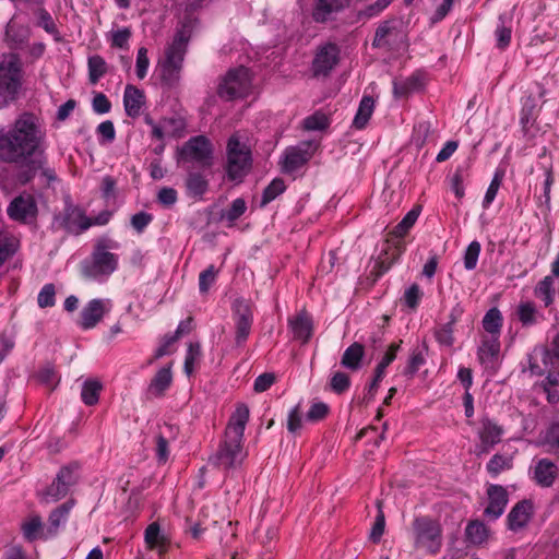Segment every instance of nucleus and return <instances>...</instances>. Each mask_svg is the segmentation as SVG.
Listing matches in <instances>:
<instances>
[{
    "instance_id": "f257e3e1",
    "label": "nucleus",
    "mask_w": 559,
    "mask_h": 559,
    "mask_svg": "<svg viewBox=\"0 0 559 559\" xmlns=\"http://www.w3.org/2000/svg\"><path fill=\"white\" fill-rule=\"evenodd\" d=\"M46 130L40 119L32 112H23L10 128H0V162L25 164L17 174L20 183L31 182L37 171L45 185L58 180L55 168L48 165L45 154Z\"/></svg>"
},
{
    "instance_id": "f03ea898",
    "label": "nucleus",
    "mask_w": 559,
    "mask_h": 559,
    "mask_svg": "<svg viewBox=\"0 0 559 559\" xmlns=\"http://www.w3.org/2000/svg\"><path fill=\"white\" fill-rule=\"evenodd\" d=\"M250 411L247 404L238 403L231 413L216 453L210 461L224 469L239 466L246 457L243 451V433L249 421Z\"/></svg>"
},
{
    "instance_id": "7ed1b4c3",
    "label": "nucleus",
    "mask_w": 559,
    "mask_h": 559,
    "mask_svg": "<svg viewBox=\"0 0 559 559\" xmlns=\"http://www.w3.org/2000/svg\"><path fill=\"white\" fill-rule=\"evenodd\" d=\"M120 243L107 236L96 239L91 255L82 262V274L92 281L105 283L119 266V255L114 251Z\"/></svg>"
},
{
    "instance_id": "20e7f679",
    "label": "nucleus",
    "mask_w": 559,
    "mask_h": 559,
    "mask_svg": "<svg viewBox=\"0 0 559 559\" xmlns=\"http://www.w3.org/2000/svg\"><path fill=\"white\" fill-rule=\"evenodd\" d=\"M413 545L428 555L440 552L443 544V528L438 519L417 515L412 523Z\"/></svg>"
},
{
    "instance_id": "39448f33",
    "label": "nucleus",
    "mask_w": 559,
    "mask_h": 559,
    "mask_svg": "<svg viewBox=\"0 0 559 559\" xmlns=\"http://www.w3.org/2000/svg\"><path fill=\"white\" fill-rule=\"evenodd\" d=\"M252 152L250 146L234 133L227 140L225 173L229 181L242 182L252 167Z\"/></svg>"
},
{
    "instance_id": "423d86ee",
    "label": "nucleus",
    "mask_w": 559,
    "mask_h": 559,
    "mask_svg": "<svg viewBox=\"0 0 559 559\" xmlns=\"http://www.w3.org/2000/svg\"><path fill=\"white\" fill-rule=\"evenodd\" d=\"M23 83L22 62L16 53H4L0 58V108L14 102Z\"/></svg>"
},
{
    "instance_id": "0eeeda50",
    "label": "nucleus",
    "mask_w": 559,
    "mask_h": 559,
    "mask_svg": "<svg viewBox=\"0 0 559 559\" xmlns=\"http://www.w3.org/2000/svg\"><path fill=\"white\" fill-rule=\"evenodd\" d=\"M252 72L243 66L230 69L222 79L217 94L226 100L245 98L252 92Z\"/></svg>"
},
{
    "instance_id": "6e6552de",
    "label": "nucleus",
    "mask_w": 559,
    "mask_h": 559,
    "mask_svg": "<svg viewBox=\"0 0 559 559\" xmlns=\"http://www.w3.org/2000/svg\"><path fill=\"white\" fill-rule=\"evenodd\" d=\"M214 146L205 135L191 136L178 150V162L210 168L213 164Z\"/></svg>"
},
{
    "instance_id": "1a4fd4ad",
    "label": "nucleus",
    "mask_w": 559,
    "mask_h": 559,
    "mask_svg": "<svg viewBox=\"0 0 559 559\" xmlns=\"http://www.w3.org/2000/svg\"><path fill=\"white\" fill-rule=\"evenodd\" d=\"M419 215L420 207H413L405 214L402 221L389 233V238L386 239V242L391 243L393 252L392 259L384 266L383 272L388 271L391 267V265L404 253L406 246L403 239L415 225Z\"/></svg>"
},
{
    "instance_id": "9d476101",
    "label": "nucleus",
    "mask_w": 559,
    "mask_h": 559,
    "mask_svg": "<svg viewBox=\"0 0 559 559\" xmlns=\"http://www.w3.org/2000/svg\"><path fill=\"white\" fill-rule=\"evenodd\" d=\"M231 311L235 324V342L237 346H242L251 333L253 324L252 307L248 300L237 298L233 302Z\"/></svg>"
},
{
    "instance_id": "9b49d317",
    "label": "nucleus",
    "mask_w": 559,
    "mask_h": 559,
    "mask_svg": "<svg viewBox=\"0 0 559 559\" xmlns=\"http://www.w3.org/2000/svg\"><path fill=\"white\" fill-rule=\"evenodd\" d=\"M78 471V463H71L69 465L62 466L57 473L56 478L45 491L46 500L58 501L64 498L69 493L70 489L79 480Z\"/></svg>"
},
{
    "instance_id": "f8f14e48",
    "label": "nucleus",
    "mask_w": 559,
    "mask_h": 559,
    "mask_svg": "<svg viewBox=\"0 0 559 559\" xmlns=\"http://www.w3.org/2000/svg\"><path fill=\"white\" fill-rule=\"evenodd\" d=\"M479 443L475 447V454L481 456L489 453L497 444H499L504 435V429L493 419L484 416L479 419L477 429Z\"/></svg>"
},
{
    "instance_id": "ddd939ff",
    "label": "nucleus",
    "mask_w": 559,
    "mask_h": 559,
    "mask_svg": "<svg viewBox=\"0 0 559 559\" xmlns=\"http://www.w3.org/2000/svg\"><path fill=\"white\" fill-rule=\"evenodd\" d=\"M8 216L22 224L34 222L38 215V206L33 194L23 192L15 197L8 205Z\"/></svg>"
},
{
    "instance_id": "4468645a",
    "label": "nucleus",
    "mask_w": 559,
    "mask_h": 559,
    "mask_svg": "<svg viewBox=\"0 0 559 559\" xmlns=\"http://www.w3.org/2000/svg\"><path fill=\"white\" fill-rule=\"evenodd\" d=\"M55 223L69 233L81 234L91 227V217H87L79 206L67 201L62 213L55 216Z\"/></svg>"
},
{
    "instance_id": "2eb2a0df",
    "label": "nucleus",
    "mask_w": 559,
    "mask_h": 559,
    "mask_svg": "<svg viewBox=\"0 0 559 559\" xmlns=\"http://www.w3.org/2000/svg\"><path fill=\"white\" fill-rule=\"evenodd\" d=\"M112 308L110 299L95 298L90 300L80 313L79 325L82 330L95 328Z\"/></svg>"
},
{
    "instance_id": "dca6fc26",
    "label": "nucleus",
    "mask_w": 559,
    "mask_h": 559,
    "mask_svg": "<svg viewBox=\"0 0 559 559\" xmlns=\"http://www.w3.org/2000/svg\"><path fill=\"white\" fill-rule=\"evenodd\" d=\"M312 154L310 143L287 147L281 162L282 171L284 174L296 173L311 159Z\"/></svg>"
},
{
    "instance_id": "f3484780",
    "label": "nucleus",
    "mask_w": 559,
    "mask_h": 559,
    "mask_svg": "<svg viewBox=\"0 0 559 559\" xmlns=\"http://www.w3.org/2000/svg\"><path fill=\"white\" fill-rule=\"evenodd\" d=\"M534 515V503L530 499L516 502L507 515V528L513 533L525 530Z\"/></svg>"
},
{
    "instance_id": "a211bd4d",
    "label": "nucleus",
    "mask_w": 559,
    "mask_h": 559,
    "mask_svg": "<svg viewBox=\"0 0 559 559\" xmlns=\"http://www.w3.org/2000/svg\"><path fill=\"white\" fill-rule=\"evenodd\" d=\"M486 493L488 503L484 510V516L496 521L504 513L508 506V490L502 485L491 484L487 487Z\"/></svg>"
},
{
    "instance_id": "6ab92c4d",
    "label": "nucleus",
    "mask_w": 559,
    "mask_h": 559,
    "mask_svg": "<svg viewBox=\"0 0 559 559\" xmlns=\"http://www.w3.org/2000/svg\"><path fill=\"white\" fill-rule=\"evenodd\" d=\"M189 40L190 34L187 29L177 31L171 43L166 47L165 57L160 62L182 70Z\"/></svg>"
},
{
    "instance_id": "aec40b11",
    "label": "nucleus",
    "mask_w": 559,
    "mask_h": 559,
    "mask_svg": "<svg viewBox=\"0 0 559 559\" xmlns=\"http://www.w3.org/2000/svg\"><path fill=\"white\" fill-rule=\"evenodd\" d=\"M501 349L500 338L481 336L477 348V359L485 370L496 372Z\"/></svg>"
},
{
    "instance_id": "412c9836",
    "label": "nucleus",
    "mask_w": 559,
    "mask_h": 559,
    "mask_svg": "<svg viewBox=\"0 0 559 559\" xmlns=\"http://www.w3.org/2000/svg\"><path fill=\"white\" fill-rule=\"evenodd\" d=\"M338 62V49L335 44L329 43L320 47L312 61L314 76L328 75Z\"/></svg>"
},
{
    "instance_id": "4be33fe9",
    "label": "nucleus",
    "mask_w": 559,
    "mask_h": 559,
    "mask_svg": "<svg viewBox=\"0 0 559 559\" xmlns=\"http://www.w3.org/2000/svg\"><path fill=\"white\" fill-rule=\"evenodd\" d=\"M288 329L294 340L306 344L313 334L312 317L306 310H301L288 319Z\"/></svg>"
},
{
    "instance_id": "5701e85b",
    "label": "nucleus",
    "mask_w": 559,
    "mask_h": 559,
    "mask_svg": "<svg viewBox=\"0 0 559 559\" xmlns=\"http://www.w3.org/2000/svg\"><path fill=\"white\" fill-rule=\"evenodd\" d=\"M146 105V96L143 90L133 84H127L123 92V108L126 115L132 119L141 116Z\"/></svg>"
},
{
    "instance_id": "b1692460",
    "label": "nucleus",
    "mask_w": 559,
    "mask_h": 559,
    "mask_svg": "<svg viewBox=\"0 0 559 559\" xmlns=\"http://www.w3.org/2000/svg\"><path fill=\"white\" fill-rule=\"evenodd\" d=\"M348 4L349 0H314L311 16L317 23H326Z\"/></svg>"
},
{
    "instance_id": "393cba45",
    "label": "nucleus",
    "mask_w": 559,
    "mask_h": 559,
    "mask_svg": "<svg viewBox=\"0 0 559 559\" xmlns=\"http://www.w3.org/2000/svg\"><path fill=\"white\" fill-rule=\"evenodd\" d=\"M515 317L524 329L533 328L545 320L544 313L533 300H522L515 308Z\"/></svg>"
},
{
    "instance_id": "a878e982",
    "label": "nucleus",
    "mask_w": 559,
    "mask_h": 559,
    "mask_svg": "<svg viewBox=\"0 0 559 559\" xmlns=\"http://www.w3.org/2000/svg\"><path fill=\"white\" fill-rule=\"evenodd\" d=\"M559 476L558 466L549 459H540L533 468V479L539 487H551Z\"/></svg>"
},
{
    "instance_id": "bb28decb",
    "label": "nucleus",
    "mask_w": 559,
    "mask_h": 559,
    "mask_svg": "<svg viewBox=\"0 0 559 559\" xmlns=\"http://www.w3.org/2000/svg\"><path fill=\"white\" fill-rule=\"evenodd\" d=\"M401 343L402 341H400L399 343H392L389 346L385 354L383 355V357L381 358V360L376 366L373 379L368 386V394L370 395V397L374 396L380 382L383 380L385 376L386 368L395 360Z\"/></svg>"
},
{
    "instance_id": "cd10ccee",
    "label": "nucleus",
    "mask_w": 559,
    "mask_h": 559,
    "mask_svg": "<svg viewBox=\"0 0 559 559\" xmlns=\"http://www.w3.org/2000/svg\"><path fill=\"white\" fill-rule=\"evenodd\" d=\"M173 383V372L171 367H162L157 370L155 376L152 378L147 390V397L159 399L163 397L166 391L170 388Z\"/></svg>"
},
{
    "instance_id": "c85d7f7f",
    "label": "nucleus",
    "mask_w": 559,
    "mask_h": 559,
    "mask_svg": "<svg viewBox=\"0 0 559 559\" xmlns=\"http://www.w3.org/2000/svg\"><path fill=\"white\" fill-rule=\"evenodd\" d=\"M538 117L537 99L533 95H527L521 100L520 124L522 132L527 134L535 124Z\"/></svg>"
},
{
    "instance_id": "c756f323",
    "label": "nucleus",
    "mask_w": 559,
    "mask_h": 559,
    "mask_svg": "<svg viewBox=\"0 0 559 559\" xmlns=\"http://www.w3.org/2000/svg\"><path fill=\"white\" fill-rule=\"evenodd\" d=\"M465 542L472 546H481L487 543L490 530L480 520H471L465 527Z\"/></svg>"
},
{
    "instance_id": "7c9ffc66",
    "label": "nucleus",
    "mask_w": 559,
    "mask_h": 559,
    "mask_svg": "<svg viewBox=\"0 0 559 559\" xmlns=\"http://www.w3.org/2000/svg\"><path fill=\"white\" fill-rule=\"evenodd\" d=\"M485 337L500 338L503 325V316L497 307L490 308L481 320Z\"/></svg>"
},
{
    "instance_id": "2f4dec72",
    "label": "nucleus",
    "mask_w": 559,
    "mask_h": 559,
    "mask_svg": "<svg viewBox=\"0 0 559 559\" xmlns=\"http://www.w3.org/2000/svg\"><path fill=\"white\" fill-rule=\"evenodd\" d=\"M365 357V346L359 342L350 344L343 353L341 365L349 370H359Z\"/></svg>"
},
{
    "instance_id": "473e14b6",
    "label": "nucleus",
    "mask_w": 559,
    "mask_h": 559,
    "mask_svg": "<svg viewBox=\"0 0 559 559\" xmlns=\"http://www.w3.org/2000/svg\"><path fill=\"white\" fill-rule=\"evenodd\" d=\"M461 313L460 308L452 309L449 316L450 320L436 330L435 336L440 345L450 347L454 344V325Z\"/></svg>"
},
{
    "instance_id": "72a5a7b5",
    "label": "nucleus",
    "mask_w": 559,
    "mask_h": 559,
    "mask_svg": "<svg viewBox=\"0 0 559 559\" xmlns=\"http://www.w3.org/2000/svg\"><path fill=\"white\" fill-rule=\"evenodd\" d=\"M533 295L540 300L545 308L550 307L555 301L556 289L552 276H545L534 287Z\"/></svg>"
},
{
    "instance_id": "f704fd0d",
    "label": "nucleus",
    "mask_w": 559,
    "mask_h": 559,
    "mask_svg": "<svg viewBox=\"0 0 559 559\" xmlns=\"http://www.w3.org/2000/svg\"><path fill=\"white\" fill-rule=\"evenodd\" d=\"M374 110V99L371 96H362L357 112L353 120V127L362 130L368 124Z\"/></svg>"
},
{
    "instance_id": "c9c22d12",
    "label": "nucleus",
    "mask_w": 559,
    "mask_h": 559,
    "mask_svg": "<svg viewBox=\"0 0 559 559\" xmlns=\"http://www.w3.org/2000/svg\"><path fill=\"white\" fill-rule=\"evenodd\" d=\"M109 66L100 55H92L87 58L88 82L95 85L108 72Z\"/></svg>"
},
{
    "instance_id": "e433bc0d",
    "label": "nucleus",
    "mask_w": 559,
    "mask_h": 559,
    "mask_svg": "<svg viewBox=\"0 0 559 559\" xmlns=\"http://www.w3.org/2000/svg\"><path fill=\"white\" fill-rule=\"evenodd\" d=\"M513 468V455L496 453L486 464L487 473L497 478L501 473Z\"/></svg>"
},
{
    "instance_id": "4c0bfd02",
    "label": "nucleus",
    "mask_w": 559,
    "mask_h": 559,
    "mask_svg": "<svg viewBox=\"0 0 559 559\" xmlns=\"http://www.w3.org/2000/svg\"><path fill=\"white\" fill-rule=\"evenodd\" d=\"M144 539L150 549H156L159 555L167 550V540L164 535L160 534L159 525L154 522L151 523L144 533Z\"/></svg>"
},
{
    "instance_id": "58836bf2",
    "label": "nucleus",
    "mask_w": 559,
    "mask_h": 559,
    "mask_svg": "<svg viewBox=\"0 0 559 559\" xmlns=\"http://www.w3.org/2000/svg\"><path fill=\"white\" fill-rule=\"evenodd\" d=\"M536 389L546 394L548 403L557 404L559 402V372H549L540 383L536 384Z\"/></svg>"
},
{
    "instance_id": "ea45409f",
    "label": "nucleus",
    "mask_w": 559,
    "mask_h": 559,
    "mask_svg": "<svg viewBox=\"0 0 559 559\" xmlns=\"http://www.w3.org/2000/svg\"><path fill=\"white\" fill-rule=\"evenodd\" d=\"M186 187L189 195L202 198L209 189V181L202 174L190 171L187 176Z\"/></svg>"
},
{
    "instance_id": "a19ab883",
    "label": "nucleus",
    "mask_w": 559,
    "mask_h": 559,
    "mask_svg": "<svg viewBox=\"0 0 559 559\" xmlns=\"http://www.w3.org/2000/svg\"><path fill=\"white\" fill-rule=\"evenodd\" d=\"M103 384L95 379L86 380L82 385L81 399L86 406L96 405L99 401V394Z\"/></svg>"
},
{
    "instance_id": "79ce46f5",
    "label": "nucleus",
    "mask_w": 559,
    "mask_h": 559,
    "mask_svg": "<svg viewBox=\"0 0 559 559\" xmlns=\"http://www.w3.org/2000/svg\"><path fill=\"white\" fill-rule=\"evenodd\" d=\"M72 507L73 501H67L50 512L48 518L50 532L56 533L60 525L67 522Z\"/></svg>"
},
{
    "instance_id": "37998d69",
    "label": "nucleus",
    "mask_w": 559,
    "mask_h": 559,
    "mask_svg": "<svg viewBox=\"0 0 559 559\" xmlns=\"http://www.w3.org/2000/svg\"><path fill=\"white\" fill-rule=\"evenodd\" d=\"M305 417L302 414V402L300 401L292 407L287 415L286 427L289 433L299 435L304 427Z\"/></svg>"
},
{
    "instance_id": "c03bdc74",
    "label": "nucleus",
    "mask_w": 559,
    "mask_h": 559,
    "mask_svg": "<svg viewBox=\"0 0 559 559\" xmlns=\"http://www.w3.org/2000/svg\"><path fill=\"white\" fill-rule=\"evenodd\" d=\"M396 32L393 23L390 21L382 22L376 29L372 40V47L382 48L390 46L389 37Z\"/></svg>"
},
{
    "instance_id": "a18cd8bd",
    "label": "nucleus",
    "mask_w": 559,
    "mask_h": 559,
    "mask_svg": "<svg viewBox=\"0 0 559 559\" xmlns=\"http://www.w3.org/2000/svg\"><path fill=\"white\" fill-rule=\"evenodd\" d=\"M286 190L285 181L282 178H274L263 190L261 204L263 207L274 201L278 195Z\"/></svg>"
},
{
    "instance_id": "49530a36",
    "label": "nucleus",
    "mask_w": 559,
    "mask_h": 559,
    "mask_svg": "<svg viewBox=\"0 0 559 559\" xmlns=\"http://www.w3.org/2000/svg\"><path fill=\"white\" fill-rule=\"evenodd\" d=\"M160 82L167 88L176 87L180 81L181 69L159 62Z\"/></svg>"
},
{
    "instance_id": "de8ad7c7",
    "label": "nucleus",
    "mask_w": 559,
    "mask_h": 559,
    "mask_svg": "<svg viewBox=\"0 0 559 559\" xmlns=\"http://www.w3.org/2000/svg\"><path fill=\"white\" fill-rule=\"evenodd\" d=\"M247 211V203L242 198L235 199L230 206L224 211L221 218L228 223V226H233L234 223L239 219Z\"/></svg>"
},
{
    "instance_id": "09e8293b",
    "label": "nucleus",
    "mask_w": 559,
    "mask_h": 559,
    "mask_svg": "<svg viewBox=\"0 0 559 559\" xmlns=\"http://www.w3.org/2000/svg\"><path fill=\"white\" fill-rule=\"evenodd\" d=\"M330 414V406L322 401H313L305 415V420L317 424L324 420Z\"/></svg>"
},
{
    "instance_id": "8fccbe9b",
    "label": "nucleus",
    "mask_w": 559,
    "mask_h": 559,
    "mask_svg": "<svg viewBox=\"0 0 559 559\" xmlns=\"http://www.w3.org/2000/svg\"><path fill=\"white\" fill-rule=\"evenodd\" d=\"M329 126V117L319 110L306 117L302 121V127L307 131H322L325 130Z\"/></svg>"
},
{
    "instance_id": "3c124183",
    "label": "nucleus",
    "mask_w": 559,
    "mask_h": 559,
    "mask_svg": "<svg viewBox=\"0 0 559 559\" xmlns=\"http://www.w3.org/2000/svg\"><path fill=\"white\" fill-rule=\"evenodd\" d=\"M131 36L132 33L130 27H121L112 29L108 34L107 39L109 40L110 47L112 48L128 49Z\"/></svg>"
},
{
    "instance_id": "603ef678",
    "label": "nucleus",
    "mask_w": 559,
    "mask_h": 559,
    "mask_svg": "<svg viewBox=\"0 0 559 559\" xmlns=\"http://www.w3.org/2000/svg\"><path fill=\"white\" fill-rule=\"evenodd\" d=\"M200 358H201L200 344L199 343H189L187 353H186V357H185V362H183V370L187 376H191L194 372L195 366L199 362Z\"/></svg>"
},
{
    "instance_id": "864d4df0",
    "label": "nucleus",
    "mask_w": 559,
    "mask_h": 559,
    "mask_svg": "<svg viewBox=\"0 0 559 559\" xmlns=\"http://www.w3.org/2000/svg\"><path fill=\"white\" fill-rule=\"evenodd\" d=\"M512 28L506 25L504 16H499V23L495 31L497 48L504 50L511 43Z\"/></svg>"
},
{
    "instance_id": "5fc2aeb1",
    "label": "nucleus",
    "mask_w": 559,
    "mask_h": 559,
    "mask_svg": "<svg viewBox=\"0 0 559 559\" xmlns=\"http://www.w3.org/2000/svg\"><path fill=\"white\" fill-rule=\"evenodd\" d=\"M425 362L426 358L423 350L419 348L413 349L409 354L403 374L409 379L413 378Z\"/></svg>"
},
{
    "instance_id": "6e6d98bb",
    "label": "nucleus",
    "mask_w": 559,
    "mask_h": 559,
    "mask_svg": "<svg viewBox=\"0 0 559 559\" xmlns=\"http://www.w3.org/2000/svg\"><path fill=\"white\" fill-rule=\"evenodd\" d=\"M28 36L29 31L25 27L15 29L14 26L9 25L7 28L8 41L13 49H22L24 44L28 40Z\"/></svg>"
},
{
    "instance_id": "4d7b16f0",
    "label": "nucleus",
    "mask_w": 559,
    "mask_h": 559,
    "mask_svg": "<svg viewBox=\"0 0 559 559\" xmlns=\"http://www.w3.org/2000/svg\"><path fill=\"white\" fill-rule=\"evenodd\" d=\"M480 250L481 246L477 240L472 241L467 246L463 257L464 267L467 271H473L477 266Z\"/></svg>"
},
{
    "instance_id": "13d9d810",
    "label": "nucleus",
    "mask_w": 559,
    "mask_h": 559,
    "mask_svg": "<svg viewBox=\"0 0 559 559\" xmlns=\"http://www.w3.org/2000/svg\"><path fill=\"white\" fill-rule=\"evenodd\" d=\"M329 384L331 391L343 394L350 388V378L343 371H336L331 376Z\"/></svg>"
},
{
    "instance_id": "bf43d9fd",
    "label": "nucleus",
    "mask_w": 559,
    "mask_h": 559,
    "mask_svg": "<svg viewBox=\"0 0 559 559\" xmlns=\"http://www.w3.org/2000/svg\"><path fill=\"white\" fill-rule=\"evenodd\" d=\"M543 360V362L546 365L547 359L549 357V352L547 349H535L532 354L528 355V370L531 374L534 376H542L544 373V368L539 366L538 358Z\"/></svg>"
},
{
    "instance_id": "052dcab7",
    "label": "nucleus",
    "mask_w": 559,
    "mask_h": 559,
    "mask_svg": "<svg viewBox=\"0 0 559 559\" xmlns=\"http://www.w3.org/2000/svg\"><path fill=\"white\" fill-rule=\"evenodd\" d=\"M43 527V522L40 516L34 515L31 519H28L26 522L22 524V532L28 542H33L37 539L38 534Z\"/></svg>"
},
{
    "instance_id": "680f3d73",
    "label": "nucleus",
    "mask_w": 559,
    "mask_h": 559,
    "mask_svg": "<svg viewBox=\"0 0 559 559\" xmlns=\"http://www.w3.org/2000/svg\"><path fill=\"white\" fill-rule=\"evenodd\" d=\"M37 304L39 308H50L56 304V287L52 283L45 284L38 293Z\"/></svg>"
},
{
    "instance_id": "e2e57ef3",
    "label": "nucleus",
    "mask_w": 559,
    "mask_h": 559,
    "mask_svg": "<svg viewBox=\"0 0 559 559\" xmlns=\"http://www.w3.org/2000/svg\"><path fill=\"white\" fill-rule=\"evenodd\" d=\"M218 271L213 264L209 265L199 275V290L201 294H206L212 285L215 283Z\"/></svg>"
},
{
    "instance_id": "0e129e2a",
    "label": "nucleus",
    "mask_w": 559,
    "mask_h": 559,
    "mask_svg": "<svg viewBox=\"0 0 559 559\" xmlns=\"http://www.w3.org/2000/svg\"><path fill=\"white\" fill-rule=\"evenodd\" d=\"M37 24L44 28L48 34L58 35L59 31L51 16V14L44 8H39L36 11Z\"/></svg>"
},
{
    "instance_id": "69168bd1",
    "label": "nucleus",
    "mask_w": 559,
    "mask_h": 559,
    "mask_svg": "<svg viewBox=\"0 0 559 559\" xmlns=\"http://www.w3.org/2000/svg\"><path fill=\"white\" fill-rule=\"evenodd\" d=\"M423 295L424 294H423L419 285L416 283L412 284L404 293V296H403L404 305L407 308L415 310L419 306Z\"/></svg>"
},
{
    "instance_id": "338daca9",
    "label": "nucleus",
    "mask_w": 559,
    "mask_h": 559,
    "mask_svg": "<svg viewBox=\"0 0 559 559\" xmlns=\"http://www.w3.org/2000/svg\"><path fill=\"white\" fill-rule=\"evenodd\" d=\"M544 440L550 452L559 456V420L548 427Z\"/></svg>"
},
{
    "instance_id": "774afa93",
    "label": "nucleus",
    "mask_w": 559,
    "mask_h": 559,
    "mask_svg": "<svg viewBox=\"0 0 559 559\" xmlns=\"http://www.w3.org/2000/svg\"><path fill=\"white\" fill-rule=\"evenodd\" d=\"M153 219L154 216L151 213L141 211L131 216L130 223L138 234H142Z\"/></svg>"
}]
</instances>
